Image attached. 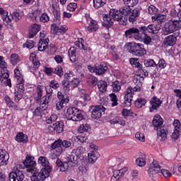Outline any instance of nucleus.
I'll return each instance as SVG.
<instances>
[{"instance_id": "nucleus-1", "label": "nucleus", "mask_w": 181, "mask_h": 181, "mask_svg": "<svg viewBox=\"0 0 181 181\" xmlns=\"http://www.w3.org/2000/svg\"><path fill=\"white\" fill-rule=\"evenodd\" d=\"M126 48L129 53H132V54L137 56V57H142V56L146 54L145 46L141 43L129 42L126 45Z\"/></svg>"}, {"instance_id": "nucleus-2", "label": "nucleus", "mask_w": 181, "mask_h": 181, "mask_svg": "<svg viewBox=\"0 0 181 181\" xmlns=\"http://www.w3.org/2000/svg\"><path fill=\"white\" fill-rule=\"evenodd\" d=\"M0 67H1V73L0 75V81L8 86V87H12V82L11 79H9V71L6 69V64L4 61V57L0 56Z\"/></svg>"}, {"instance_id": "nucleus-3", "label": "nucleus", "mask_w": 181, "mask_h": 181, "mask_svg": "<svg viewBox=\"0 0 181 181\" xmlns=\"http://www.w3.org/2000/svg\"><path fill=\"white\" fill-rule=\"evenodd\" d=\"M21 18V12L15 11L12 15H4L2 19L5 26L8 28V29H12V28H13V21L14 22H19Z\"/></svg>"}, {"instance_id": "nucleus-4", "label": "nucleus", "mask_w": 181, "mask_h": 181, "mask_svg": "<svg viewBox=\"0 0 181 181\" xmlns=\"http://www.w3.org/2000/svg\"><path fill=\"white\" fill-rule=\"evenodd\" d=\"M66 117L71 121H81L84 117L82 115L81 112L76 108L70 107L66 110Z\"/></svg>"}, {"instance_id": "nucleus-5", "label": "nucleus", "mask_w": 181, "mask_h": 181, "mask_svg": "<svg viewBox=\"0 0 181 181\" xmlns=\"http://www.w3.org/2000/svg\"><path fill=\"white\" fill-rule=\"evenodd\" d=\"M180 23L177 20H170L164 26V35H169L180 29Z\"/></svg>"}, {"instance_id": "nucleus-6", "label": "nucleus", "mask_w": 181, "mask_h": 181, "mask_svg": "<svg viewBox=\"0 0 181 181\" xmlns=\"http://www.w3.org/2000/svg\"><path fill=\"white\" fill-rule=\"evenodd\" d=\"M110 13L113 21H117L119 22V25H125L127 23V18L124 17V15L120 10L118 11L115 8H111Z\"/></svg>"}, {"instance_id": "nucleus-7", "label": "nucleus", "mask_w": 181, "mask_h": 181, "mask_svg": "<svg viewBox=\"0 0 181 181\" xmlns=\"http://www.w3.org/2000/svg\"><path fill=\"white\" fill-rule=\"evenodd\" d=\"M124 37L127 39H135V40H142V36L139 30L136 28H131L124 32Z\"/></svg>"}, {"instance_id": "nucleus-8", "label": "nucleus", "mask_w": 181, "mask_h": 181, "mask_svg": "<svg viewBox=\"0 0 181 181\" xmlns=\"http://www.w3.org/2000/svg\"><path fill=\"white\" fill-rule=\"evenodd\" d=\"M64 131V123L62 121H57L48 127L49 134H62Z\"/></svg>"}, {"instance_id": "nucleus-9", "label": "nucleus", "mask_w": 181, "mask_h": 181, "mask_svg": "<svg viewBox=\"0 0 181 181\" xmlns=\"http://www.w3.org/2000/svg\"><path fill=\"white\" fill-rule=\"evenodd\" d=\"M23 165L25 168H28V172L33 173V172H35V167L36 166V161H35V157L30 155H27L25 157V160L23 161Z\"/></svg>"}, {"instance_id": "nucleus-10", "label": "nucleus", "mask_w": 181, "mask_h": 181, "mask_svg": "<svg viewBox=\"0 0 181 181\" xmlns=\"http://www.w3.org/2000/svg\"><path fill=\"white\" fill-rule=\"evenodd\" d=\"M38 163L42 166L41 170L42 172H46L47 175L52 172V167H50V163H49V159L46 158V157L40 156L38 158Z\"/></svg>"}, {"instance_id": "nucleus-11", "label": "nucleus", "mask_w": 181, "mask_h": 181, "mask_svg": "<svg viewBox=\"0 0 181 181\" xmlns=\"http://www.w3.org/2000/svg\"><path fill=\"white\" fill-rule=\"evenodd\" d=\"M144 80L145 78L144 76H141L139 75H134L133 77V83L135 84L136 86L132 88V91L134 93L137 91H141L142 90V83H144Z\"/></svg>"}, {"instance_id": "nucleus-12", "label": "nucleus", "mask_w": 181, "mask_h": 181, "mask_svg": "<svg viewBox=\"0 0 181 181\" xmlns=\"http://www.w3.org/2000/svg\"><path fill=\"white\" fill-rule=\"evenodd\" d=\"M50 173H46V171H43V170H41L40 172L37 171L34 172L33 171V175L31 176L30 179L32 181H43L46 177H49Z\"/></svg>"}, {"instance_id": "nucleus-13", "label": "nucleus", "mask_w": 181, "mask_h": 181, "mask_svg": "<svg viewBox=\"0 0 181 181\" xmlns=\"http://www.w3.org/2000/svg\"><path fill=\"white\" fill-rule=\"evenodd\" d=\"M147 172L150 177L155 176V175H158V173H160V165H159V163L157 161H153Z\"/></svg>"}, {"instance_id": "nucleus-14", "label": "nucleus", "mask_w": 181, "mask_h": 181, "mask_svg": "<svg viewBox=\"0 0 181 181\" xmlns=\"http://www.w3.org/2000/svg\"><path fill=\"white\" fill-rule=\"evenodd\" d=\"M9 181H23L25 179V174L23 171L16 170L10 173L8 175Z\"/></svg>"}, {"instance_id": "nucleus-15", "label": "nucleus", "mask_w": 181, "mask_h": 181, "mask_svg": "<svg viewBox=\"0 0 181 181\" xmlns=\"http://www.w3.org/2000/svg\"><path fill=\"white\" fill-rule=\"evenodd\" d=\"M134 90H132V86H129L127 88L124 101V107H131L132 104V95H134Z\"/></svg>"}, {"instance_id": "nucleus-16", "label": "nucleus", "mask_w": 181, "mask_h": 181, "mask_svg": "<svg viewBox=\"0 0 181 181\" xmlns=\"http://www.w3.org/2000/svg\"><path fill=\"white\" fill-rule=\"evenodd\" d=\"M105 114V108L103 105H97L92 111L91 117L93 119H98Z\"/></svg>"}, {"instance_id": "nucleus-17", "label": "nucleus", "mask_w": 181, "mask_h": 181, "mask_svg": "<svg viewBox=\"0 0 181 181\" xmlns=\"http://www.w3.org/2000/svg\"><path fill=\"white\" fill-rule=\"evenodd\" d=\"M88 26H86L87 32L89 33H93V32H97L99 29L98 23L95 21L89 18L87 19Z\"/></svg>"}, {"instance_id": "nucleus-18", "label": "nucleus", "mask_w": 181, "mask_h": 181, "mask_svg": "<svg viewBox=\"0 0 181 181\" xmlns=\"http://www.w3.org/2000/svg\"><path fill=\"white\" fill-rule=\"evenodd\" d=\"M71 153L75 155L76 158L78 162L81 163L83 159H84V153H86V148L83 146H78L76 148L72 150Z\"/></svg>"}, {"instance_id": "nucleus-19", "label": "nucleus", "mask_w": 181, "mask_h": 181, "mask_svg": "<svg viewBox=\"0 0 181 181\" xmlns=\"http://www.w3.org/2000/svg\"><path fill=\"white\" fill-rule=\"evenodd\" d=\"M103 28H106V29H110L112 26H114V18L110 15L109 11V14H105L103 16V21L102 23Z\"/></svg>"}, {"instance_id": "nucleus-20", "label": "nucleus", "mask_w": 181, "mask_h": 181, "mask_svg": "<svg viewBox=\"0 0 181 181\" xmlns=\"http://www.w3.org/2000/svg\"><path fill=\"white\" fill-rule=\"evenodd\" d=\"M150 104L151 105L149 108L150 112H153L155 110L160 108V105H162V102L156 96H154L151 99Z\"/></svg>"}, {"instance_id": "nucleus-21", "label": "nucleus", "mask_w": 181, "mask_h": 181, "mask_svg": "<svg viewBox=\"0 0 181 181\" xmlns=\"http://www.w3.org/2000/svg\"><path fill=\"white\" fill-rule=\"evenodd\" d=\"M0 166H6L9 160V153L4 149H0Z\"/></svg>"}, {"instance_id": "nucleus-22", "label": "nucleus", "mask_w": 181, "mask_h": 181, "mask_svg": "<svg viewBox=\"0 0 181 181\" xmlns=\"http://www.w3.org/2000/svg\"><path fill=\"white\" fill-rule=\"evenodd\" d=\"M40 25L34 23L31 25V27L28 31V37L29 39H32L37 35L39 31L40 30Z\"/></svg>"}, {"instance_id": "nucleus-23", "label": "nucleus", "mask_w": 181, "mask_h": 181, "mask_svg": "<svg viewBox=\"0 0 181 181\" xmlns=\"http://www.w3.org/2000/svg\"><path fill=\"white\" fill-rule=\"evenodd\" d=\"M51 11L54 16H60V7L59 4V0H52L51 1Z\"/></svg>"}, {"instance_id": "nucleus-24", "label": "nucleus", "mask_w": 181, "mask_h": 181, "mask_svg": "<svg viewBox=\"0 0 181 181\" xmlns=\"http://www.w3.org/2000/svg\"><path fill=\"white\" fill-rule=\"evenodd\" d=\"M152 124L154 127V129H156V131H158V129H159V128H160L162 125H163V119L162 118V117H160V115H156L152 121Z\"/></svg>"}, {"instance_id": "nucleus-25", "label": "nucleus", "mask_w": 181, "mask_h": 181, "mask_svg": "<svg viewBox=\"0 0 181 181\" xmlns=\"http://www.w3.org/2000/svg\"><path fill=\"white\" fill-rule=\"evenodd\" d=\"M177 41V38L173 35H170L167 36L163 40L164 46H175L176 45V42Z\"/></svg>"}, {"instance_id": "nucleus-26", "label": "nucleus", "mask_w": 181, "mask_h": 181, "mask_svg": "<svg viewBox=\"0 0 181 181\" xmlns=\"http://www.w3.org/2000/svg\"><path fill=\"white\" fill-rule=\"evenodd\" d=\"M108 70V66H107V64L102 62L100 65H96V74L98 76H103V74H105L107 71Z\"/></svg>"}, {"instance_id": "nucleus-27", "label": "nucleus", "mask_w": 181, "mask_h": 181, "mask_svg": "<svg viewBox=\"0 0 181 181\" xmlns=\"http://www.w3.org/2000/svg\"><path fill=\"white\" fill-rule=\"evenodd\" d=\"M51 149H54V152L55 153L58 154V156H60L63 152V147L60 146V140L55 141L52 145H51Z\"/></svg>"}, {"instance_id": "nucleus-28", "label": "nucleus", "mask_w": 181, "mask_h": 181, "mask_svg": "<svg viewBox=\"0 0 181 181\" xmlns=\"http://www.w3.org/2000/svg\"><path fill=\"white\" fill-rule=\"evenodd\" d=\"M30 60L33 64V67L30 69L31 71L32 70H37L40 66V62L37 59V57H36V54L32 53L30 56Z\"/></svg>"}, {"instance_id": "nucleus-29", "label": "nucleus", "mask_w": 181, "mask_h": 181, "mask_svg": "<svg viewBox=\"0 0 181 181\" xmlns=\"http://www.w3.org/2000/svg\"><path fill=\"white\" fill-rule=\"evenodd\" d=\"M86 83L90 87H95L98 83V79L93 74H89L86 77Z\"/></svg>"}, {"instance_id": "nucleus-30", "label": "nucleus", "mask_w": 181, "mask_h": 181, "mask_svg": "<svg viewBox=\"0 0 181 181\" xmlns=\"http://www.w3.org/2000/svg\"><path fill=\"white\" fill-rule=\"evenodd\" d=\"M14 78L17 80V83H25L23 75L21 73V68L19 66H16L14 69Z\"/></svg>"}, {"instance_id": "nucleus-31", "label": "nucleus", "mask_w": 181, "mask_h": 181, "mask_svg": "<svg viewBox=\"0 0 181 181\" xmlns=\"http://www.w3.org/2000/svg\"><path fill=\"white\" fill-rule=\"evenodd\" d=\"M68 54L69 57L70 59V61L72 63H74V62H77V52L76 51V47H71L68 50Z\"/></svg>"}, {"instance_id": "nucleus-32", "label": "nucleus", "mask_w": 181, "mask_h": 181, "mask_svg": "<svg viewBox=\"0 0 181 181\" xmlns=\"http://www.w3.org/2000/svg\"><path fill=\"white\" fill-rule=\"evenodd\" d=\"M151 18L152 21H156L158 25H160L163 23V22L166 21V14L157 13Z\"/></svg>"}, {"instance_id": "nucleus-33", "label": "nucleus", "mask_w": 181, "mask_h": 181, "mask_svg": "<svg viewBox=\"0 0 181 181\" xmlns=\"http://www.w3.org/2000/svg\"><path fill=\"white\" fill-rule=\"evenodd\" d=\"M66 163H72V166H74L75 165H78L79 161L77 160V158L74 156V153H70L66 157Z\"/></svg>"}, {"instance_id": "nucleus-34", "label": "nucleus", "mask_w": 181, "mask_h": 181, "mask_svg": "<svg viewBox=\"0 0 181 181\" xmlns=\"http://www.w3.org/2000/svg\"><path fill=\"white\" fill-rule=\"evenodd\" d=\"M47 109L43 108L41 106L37 107L34 112H33V115L35 117H40L42 118L43 115H46L47 114Z\"/></svg>"}, {"instance_id": "nucleus-35", "label": "nucleus", "mask_w": 181, "mask_h": 181, "mask_svg": "<svg viewBox=\"0 0 181 181\" xmlns=\"http://www.w3.org/2000/svg\"><path fill=\"white\" fill-rule=\"evenodd\" d=\"M48 45H49V40L47 39L40 40L38 43L39 52H45V50L47 49Z\"/></svg>"}, {"instance_id": "nucleus-36", "label": "nucleus", "mask_w": 181, "mask_h": 181, "mask_svg": "<svg viewBox=\"0 0 181 181\" xmlns=\"http://www.w3.org/2000/svg\"><path fill=\"white\" fill-rule=\"evenodd\" d=\"M109 122L112 125H115V124H119V125H122V127H125V120H124V118L119 116L115 117V118L110 120Z\"/></svg>"}, {"instance_id": "nucleus-37", "label": "nucleus", "mask_w": 181, "mask_h": 181, "mask_svg": "<svg viewBox=\"0 0 181 181\" xmlns=\"http://www.w3.org/2000/svg\"><path fill=\"white\" fill-rule=\"evenodd\" d=\"M88 156L89 162L90 163H95L97 159L100 158V153H98L97 151H90V153L88 154Z\"/></svg>"}, {"instance_id": "nucleus-38", "label": "nucleus", "mask_w": 181, "mask_h": 181, "mask_svg": "<svg viewBox=\"0 0 181 181\" xmlns=\"http://www.w3.org/2000/svg\"><path fill=\"white\" fill-rule=\"evenodd\" d=\"M16 141H17V142H23V144H26V142H28V136L23 134V132H18L16 134Z\"/></svg>"}, {"instance_id": "nucleus-39", "label": "nucleus", "mask_w": 181, "mask_h": 181, "mask_svg": "<svg viewBox=\"0 0 181 181\" xmlns=\"http://www.w3.org/2000/svg\"><path fill=\"white\" fill-rule=\"evenodd\" d=\"M108 84L105 81L100 80L98 82V88L100 93H105Z\"/></svg>"}, {"instance_id": "nucleus-40", "label": "nucleus", "mask_w": 181, "mask_h": 181, "mask_svg": "<svg viewBox=\"0 0 181 181\" xmlns=\"http://www.w3.org/2000/svg\"><path fill=\"white\" fill-rule=\"evenodd\" d=\"M50 95L48 96H43L40 102V107L42 108H46L49 107V101Z\"/></svg>"}, {"instance_id": "nucleus-41", "label": "nucleus", "mask_w": 181, "mask_h": 181, "mask_svg": "<svg viewBox=\"0 0 181 181\" xmlns=\"http://www.w3.org/2000/svg\"><path fill=\"white\" fill-rule=\"evenodd\" d=\"M129 63L132 64V67H136L138 70H142V64L139 62V59L131 58L129 59Z\"/></svg>"}, {"instance_id": "nucleus-42", "label": "nucleus", "mask_w": 181, "mask_h": 181, "mask_svg": "<svg viewBox=\"0 0 181 181\" xmlns=\"http://www.w3.org/2000/svg\"><path fill=\"white\" fill-rule=\"evenodd\" d=\"M158 139L160 141H165L166 139L168 134H166V130L165 129H160L157 131Z\"/></svg>"}, {"instance_id": "nucleus-43", "label": "nucleus", "mask_w": 181, "mask_h": 181, "mask_svg": "<svg viewBox=\"0 0 181 181\" xmlns=\"http://www.w3.org/2000/svg\"><path fill=\"white\" fill-rule=\"evenodd\" d=\"M146 104V99L144 98H139L135 100L134 105L136 108H142Z\"/></svg>"}, {"instance_id": "nucleus-44", "label": "nucleus", "mask_w": 181, "mask_h": 181, "mask_svg": "<svg viewBox=\"0 0 181 181\" xmlns=\"http://www.w3.org/2000/svg\"><path fill=\"white\" fill-rule=\"evenodd\" d=\"M136 165L140 166V168L145 166L146 165V156L143 155L141 157L138 158L136 160Z\"/></svg>"}, {"instance_id": "nucleus-45", "label": "nucleus", "mask_w": 181, "mask_h": 181, "mask_svg": "<svg viewBox=\"0 0 181 181\" xmlns=\"http://www.w3.org/2000/svg\"><path fill=\"white\" fill-rule=\"evenodd\" d=\"M10 62L13 66H16L21 62V59H19V55L16 53H13L10 57Z\"/></svg>"}, {"instance_id": "nucleus-46", "label": "nucleus", "mask_w": 181, "mask_h": 181, "mask_svg": "<svg viewBox=\"0 0 181 181\" xmlns=\"http://www.w3.org/2000/svg\"><path fill=\"white\" fill-rule=\"evenodd\" d=\"M4 100L6 101V104L11 107V108H14L16 109L18 107V106H16V104H15L14 101L12 100V99L11 98V97L8 96V95H6L5 98H4Z\"/></svg>"}, {"instance_id": "nucleus-47", "label": "nucleus", "mask_w": 181, "mask_h": 181, "mask_svg": "<svg viewBox=\"0 0 181 181\" xmlns=\"http://www.w3.org/2000/svg\"><path fill=\"white\" fill-rule=\"evenodd\" d=\"M17 86L15 88V93H19L21 94H24L25 93V86L23 83L25 82H17Z\"/></svg>"}, {"instance_id": "nucleus-48", "label": "nucleus", "mask_w": 181, "mask_h": 181, "mask_svg": "<svg viewBox=\"0 0 181 181\" xmlns=\"http://www.w3.org/2000/svg\"><path fill=\"white\" fill-rule=\"evenodd\" d=\"M132 6H128L126 5L125 6H123L122 8L119 9L120 12H122V15H124L125 16L130 15L131 12H132V9L131 8Z\"/></svg>"}, {"instance_id": "nucleus-49", "label": "nucleus", "mask_w": 181, "mask_h": 181, "mask_svg": "<svg viewBox=\"0 0 181 181\" xmlns=\"http://www.w3.org/2000/svg\"><path fill=\"white\" fill-rule=\"evenodd\" d=\"M107 4V0H93V6L95 9H99Z\"/></svg>"}, {"instance_id": "nucleus-50", "label": "nucleus", "mask_w": 181, "mask_h": 181, "mask_svg": "<svg viewBox=\"0 0 181 181\" xmlns=\"http://www.w3.org/2000/svg\"><path fill=\"white\" fill-rule=\"evenodd\" d=\"M62 86L64 93H69V91H70L71 85H70V81H69V80L64 79L62 81Z\"/></svg>"}, {"instance_id": "nucleus-51", "label": "nucleus", "mask_w": 181, "mask_h": 181, "mask_svg": "<svg viewBox=\"0 0 181 181\" xmlns=\"http://www.w3.org/2000/svg\"><path fill=\"white\" fill-rule=\"evenodd\" d=\"M70 100L69 98L64 99V100H58L56 104V108L58 111H60L64 106V104H67Z\"/></svg>"}, {"instance_id": "nucleus-52", "label": "nucleus", "mask_w": 181, "mask_h": 181, "mask_svg": "<svg viewBox=\"0 0 181 181\" xmlns=\"http://www.w3.org/2000/svg\"><path fill=\"white\" fill-rule=\"evenodd\" d=\"M113 93H118L121 90V82L115 81L112 83Z\"/></svg>"}, {"instance_id": "nucleus-53", "label": "nucleus", "mask_w": 181, "mask_h": 181, "mask_svg": "<svg viewBox=\"0 0 181 181\" xmlns=\"http://www.w3.org/2000/svg\"><path fill=\"white\" fill-rule=\"evenodd\" d=\"M81 134L76 136L75 140L78 142H81V144H83L84 142H87V139L88 138L87 137V135H86L84 133H80Z\"/></svg>"}, {"instance_id": "nucleus-54", "label": "nucleus", "mask_w": 181, "mask_h": 181, "mask_svg": "<svg viewBox=\"0 0 181 181\" xmlns=\"http://www.w3.org/2000/svg\"><path fill=\"white\" fill-rule=\"evenodd\" d=\"M75 46L79 49H83V50H87V47L84 46V40H83V38H78V40L75 42Z\"/></svg>"}, {"instance_id": "nucleus-55", "label": "nucleus", "mask_w": 181, "mask_h": 181, "mask_svg": "<svg viewBox=\"0 0 181 181\" xmlns=\"http://www.w3.org/2000/svg\"><path fill=\"white\" fill-rule=\"evenodd\" d=\"M147 29L148 33H158L159 32V28L153 24L148 25Z\"/></svg>"}, {"instance_id": "nucleus-56", "label": "nucleus", "mask_w": 181, "mask_h": 181, "mask_svg": "<svg viewBox=\"0 0 181 181\" xmlns=\"http://www.w3.org/2000/svg\"><path fill=\"white\" fill-rule=\"evenodd\" d=\"M141 40H139V42H144V45H151V42H152V38L151 36H148V35H144L141 34Z\"/></svg>"}, {"instance_id": "nucleus-57", "label": "nucleus", "mask_w": 181, "mask_h": 181, "mask_svg": "<svg viewBox=\"0 0 181 181\" xmlns=\"http://www.w3.org/2000/svg\"><path fill=\"white\" fill-rule=\"evenodd\" d=\"M90 129V125L88 124H83L80 125L78 131L80 134H84V132H88Z\"/></svg>"}, {"instance_id": "nucleus-58", "label": "nucleus", "mask_w": 181, "mask_h": 181, "mask_svg": "<svg viewBox=\"0 0 181 181\" xmlns=\"http://www.w3.org/2000/svg\"><path fill=\"white\" fill-rule=\"evenodd\" d=\"M80 78H74L71 82V90H74L76 87H78V84H80Z\"/></svg>"}, {"instance_id": "nucleus-59", "label": "nucleus", "mask_w": 181, "mask_h": 181, "mask_svg": "<svg viewBox=\"0 0 181 181\" xmlns=\"http://www.w3.org/2000/svg\"><path fill=\"white\" fill-rule=\"evenodd\" d=\"M144 63L146 67H156V62L153 59H144Z\"/></svg>"}, {"instance_id": "nucleus-60", "label": "nucleus", "mask_w": 181, "mask_h": 181, "mask_svg": "<svg viewBox=\"0 0 181 181\" xmlns=\"http://www.w3.org/2000/svg\"><path fill=\"white\" fill-rule=\"evenodd\" d=\"M110 53L112 55L113 60H118V54H117V48L115 46H112L110 49Z\"/></svg>"}, {"instance_id": "nucleus-61", "label": "nucleus", "mask_w": 181, "mask_h": 181, "mask_svg": "<svg viewBox=\"0 0 181 181\" xmlns=\"http://www.w3.org/2000/svg\"><path fill=\"white\" fill-rule=\"evenodd\" d=\"M124 5H128V6H135L138 5L139 0H122Z\"/></svg>"}, {"instance_id": "nucleus-62", "label": "nucleus", "mask_w": 181, "mask_h": 181, "mask_svg": "<svg viewBox=\"0 0 181 181\" xmlns=\"http://www.w3.org/2000/svg\"><path fill=\"white\" fill-rule=\"evenodd\" d=\"M59 27L57 26V24L52 23L51 25V33H52V35H59Z\"/></svg>"}, {"instance_id": "nucleus-63", "label": "nucleus", "mask_w": 181, "mask_h": 181, "mask_svg": "<svg viewBox=\"0 0 181 181\" xmlns=\"http://www.w3.org/2000/svg\"><path fill=\"white\" fill-rule=\"evenodd\" d=\"M156 67H157V69H160V70H162V69H165V67H166V61H165L163 59H160Z\"/></svg>"}, {"instance_id": "nucleus-64", "label": "nucleus", "mask_w": 181, "mask_h": 181, "mask_svg": "<svg viewBox=\"0 0 181 181\" xmlns=\"http://www.w3.org/2000/svg\"><path fill=\"white\" fill-rule=\"evenodd\" d=\"M54 73L57 74L59 77H63V68L61 66H58L54 69Z\"/></svg>"}]
</instances>
